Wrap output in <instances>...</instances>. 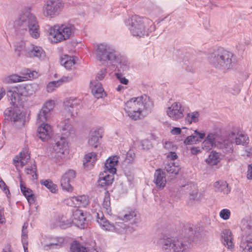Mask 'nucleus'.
I'll use <instances>...</instances> for the list:
<instances>
[{
    "label": "nucleus",
    "instance_id": "f257e3e1",
    "mask_svg": "<svg viewBox=\"0 0 252 252\" xmlns=\"http://www.w3.org/2000/svg\"><path fill=\"white\" fill-rule=\"evenodd\" d=\"M15 34L22 36L29 32L33 38L40 36L39 26L36 17L31 12L30 7L22 9L14 22Z\"/></svg>",
    "mask_w": 252,
    "mask_h": 252
},
{
    "label": "nucleus",
    "instance_id": "f03ea898",
    "mask_svg": "<svg viewBox=\"0 0 252 252\" xmlns=\"http://www.w3.org/2000/svg\"><path fill=\"white\" fill-rule=\"evenodd\" d=\"M124 23L130 34L135 37H143L145 35L148 36L150 33L156 29L152 20L137 15L126 19Z\"/></svg>",
    "mask_w": 252,
    "mask_h": 252
},
{
    "label": "nucleus",
    "instance_id": "7ed1b4c3",
    "mask_svg": "<svg viewBox=\"0 0 252 252\" xmlns=\"http://www.w3.org/2000/svg\"><path fill=\"white\" fill-rule=\"evenodd\" d=\"M153 103L146 95L131 98L125 104V110L127 115L134 120L141 118L142 112L148 113L151 111Z\"/></svg>",
    "mask_w": 252,
    "mask_h": 252
},
{
    "label": "nucleus",
    "instance_id": "20e7f679",
    "mask_svg": "<svg viewBox=\"0 0 252 252\" xmlns=\"http://www.w3.org/2000/svg\"><path fill=\"white\" fill-rule=\"evenodd\" d=\"M54 106V100L47 101L43 104L37 115V122L40 123L41 125L37 128L36 136L43 141L48 140L52 135L51 126L45 122L50 117L51 111Z\"/></svg>",
    "mask_w": 252,
    "mask_h": 252
},
{
    "label": "nucleus",
    "instance_id": "39448f33",
    "mask_svg": "<svg viewBox=\"0 0 252 252\" xmlns=\"http://www.w3.org/2000/svg\"><path fill=\"white\" fill-rule=\"evenodd\" d=\"M208 61L213 67L221 70L231 69L235 62L233 53L221 48L210 53Z\"/></svg>",
    "mask_w": 252,
    "mask_h": 252
},
{
    "label": "nucleus",
    "instance_id": "423d86ee",
    "mask_svg": "<svg viewBox=\"0 0 252 252\" xmlns=\"http://www.w3.org/2000/svg\"><path fill=\"white\" fill-rule=\"evenodd\" d=\"M62 136L57 135L55 138V144L53 145V151L57 154L52 155V158L61 157L64 154L67 146L66 138L74 133L72 126L69 124L68 120H65L59 125Z\"/></svg>",
    "mask_w": 252,
    "mask_h": 252
},
{
    "label": "nucleus",
    "instance_id": "0eeeda50",
    "mask_svg": "<svg viewBox=\"0 0 252 252\" xmlns=\"http://www.w3.org/2000/svg\"><path fill=\"white\" fill-rule=\"evenodd\" d=\"M192 237H164L160 243L165 252H188L191 247Z\"/></svg>",
    "mask_w": 252,
    "mask_h": 252
},
{
    "label": "nucleus",
    "instance_id": "6e6552de",
    "mask_svg": "<svg viewBox=\"0 0 252 252\" xmlns=\"http://www.w3.org/2000/svg\"><path fill=\"white\" fill-rule=\"evenodd\" d=\"M76 30L75 26L71 23L55 25L49 30L51 41L57 43L66 40L74 35Z\"/></svg>",
    "mask_w": 252,
    "mask_h": 252
},
{
    "label": "nucleus",
    "instance_id": "1a4fd4ad",
    "mask_svg": "<svg viewBox=\"0 0 252 252\" xmlns=\"http://www.w3.org/2000/svg\"><path fill=\"white\" fill-rule=\"evenodd\" d=\"M97 222L103 230L116 232L121 235H129L135 230L133 227L127 225L123 222H116L115 224L110 223V222L104 217L102 212L97 213Z\"/></svg>",
    "mask_w": 252,
    "mask_h": 252
},
{
    "label": "nucleus",
    "instance_id": "9d476101",
    "mask_svg": "<svg viewBox=\"0 0 252 252\" xmlns=\"http://www.w3.org/2000/svg\"><path fill=\"white\" fill-rule=\"evenodd\" d=\"M117 53V51L106 43H99L95 46L96 58L102 64L110 65L112 61L116 60Z\"/></svg>",
    "mask_w": 252,
    "mask_h": 252
},
{
    "label": "nucleus",
    "instance_id": "9b49d317",
    "mask_svg": "<svg viewBox=\"0 0 252 252\" xmlns=\"http://www.w3.org/2000/svg\"><path fill=\"white\" fill-rule=\"evenodd\" d=\"M33 85L22 84L13 88L7 92V96L11 100V103H15L21 100V96L32 95L34 93Z\"/></svg>",
    "mask_w": 252,
    "mask_h": 252
},
{
    "label": "nucleus",
    "instance_id": "f8f14e48",
    "mask_svg": "<svg viewBox=\"0 0 252 252\" xmlns=\"http://www.w3.org/2000/svg\"><path fill=\"white\" fill-rule=\"evenodd\" d=\"M63 7L61 0H48L43 6V13L46 16L53 18L60 14Z\"/></svg>",
    "mask_w": 252,
    "mask_h": 252
},
{
    "label": "nucleus",
    "instance_id": "ddd939ff",
    "mask_svg": "<svg viewBox=\"0 0 252 252\" xmlns=\"http://www.w3.org/2000/svg\"><path fill=\"white\" fill-rule=\"evenodd\" d=\"M117 218L124 222H129L131 224H136L140 221V215L138 211L130 208L120 212Z\"/></svg>",
    "mask_w": 252,
    "mask_h": 252
},
{
    "label": "nucleus",
    "instance_id": "4468645a",
    "mask_svg": "<svg viewBox=\"0 0 252 252\" xmlns=\"http://www.w3.org/2000/svg\"><path fill=\"white\" fill-rule=\"evenodd\" d=\"M25 56L33 59L42 61L46 57V53L39 46L31 44L25 50Z\"/></svg>",
    "mask_w": 252,
    "mask_h": 252
},
{
    "label": "nucleus",
    "instance_id": "2eb2a0df",
    "mask_svg": "<svg viewBox=\"0 0 252 252\" xmlns=\"http://www.w3.org/2000/svg\"><path fill=\"white\" fill-rule=\"evenodd\" d=\"M87 212L76 209L73 211L71 221L75 226L81 228H85L87 224Z\"/></svg>",
    "mask_w": 252,
    "mask_h": 252
},
{
    "label": "nucleus",
    "instance_id": "dca6fc26",
    "mask_svg": "<svg viewBox=\"0 0 252 252\" xmlns=\"http://www.w3.org/2000/svg\"><path fill=\"white\" fill-rule=\"evenodd\" d=\"M184 108L180 102H175L167 111V115L173 120H178L184 117Z\"/></svg>",
    "mask_w": 252,
    "mask_h": 252
},
{
    "label": "nucleus",
    "instance_id": "f3484780",
    "mask_svg": "<svg viewBox=\"0 0 252 252\" xmlns=\"http://www.w3.org/2000/svg\"><path fill=\"white\" fill-rule=\"evenodd\" d=\"M76 172L73 170H68L62 177L61 179V186L63 190L68 192L73 190V187L70 182L75 178Z\"/></svg>",
    "mask_w": 252,
    "mask_h": 252
},
{
    "label": "nucleus",
    "instance_id": "a211bd4d",
    "mask_svg": "<svg viewBox=\"0 0 252 252\" xmlns=\"http://www.w3.org/2000/svg\"><path fill=\"white\" fill-rule=\"evenodd\" d=\"M17 102L15 103H12L13 104L12 106L7 108L3 112L4 116L7 117V119L14 122L18 121L23 117L22 112L19 108L17 106L18 104H16V106L15 105ZM18 102L19 103V101ZM10 103H11V102Z\"/></svg>",
    "mask_w": 252,
    "mask_h": 252
},
{
    "label": "nucleus",
    "instance_id": "6ab92c4d",
    "mask_svg": "<svg viewBox=\"0 0 252 252\" xmlns=\"http://www.w3.org/2000/svg\"><path fill=\"white\" fill-rule=\"evenodd\" d=\"M153 182L158 189H163L166 184L165 172L161 168L156 170Z\"/></svg>",
    "mask_w": 252,
    "mask_h": 252
},
{
    "label": "nucleus",
    "instance_id": "aec40b11",
    "mask_svg": "<svg viewBox=\"0 0 252 252\" xmlns=\"http://www.w3.org/2000/svg\"><path fill=\"white\" fill-rule=\"evenodd\" d=\"M103 129L98 128L92 129L89 133L88 143L90 146L96 148L99 143V140L102 137Z\"/></svg>",
    "mask_w": 252,
    "mask_h": 252
},
{
    "label": "nucleus",
    "instance_id": "412c9836",
    "mask_svg": "<svg viewBox=\"0 0 252 252\" xmlns=\"http://www.w3.org/2000/svg\"><path fill=\"white\" fill-rule=\"evenodd\" d=\"M117 58L115 61H112L111 63L112 66H117L119 71H126L128 70L129 66V63L127 59L122 56L118 52L116 54Z\"/></svg>",
    "mask_w": 252,
    "mask_h": 252
},
{
    "label": "nucleus",
    "instance_id": "4be33fe9",
    "mask_svg": "<svg viewBox=\"0 0 252 252\" xmlns=\"http://www.w3.org/2000/svg\"><path fill=\"white\" fill-rule=\"evenodd\" d=\"M90 88L94 95L97 98H101L105 94L104 90L102 86V84L97 80L91 81Z\"/></svg>",
    "mask_w": 252,
    "mask_h": 252
},
{
    "label": "nucleus",
    "instance_id": "5701e85b",
    "mask_svg": "<svg viewBox=\"0 0 252 252\" xmlns=\"http://www.w3.org/2000/svg\"><path fill=\"white\" fill-rule=\"evenodd\" d=\"M187 236H199L203 234V228L199 225L188 224L185 226Z\"/></svg>",
    "mask_w": 252,
    "mask_h": 252
},
{
    "label": "nucleus",
    "instance_id": "b1692460",
    "mask_svg": "<svg viewBox=\"0 0 252 252\" xmlns=\"http://www.w3.org/2000/svg\"><path fill=\"white\" fill-rule=\"evenodd\" d=\"M71 206L75 208L85 207L89 203L88 197L85 195L73 196L68 201Z\"/></svg>",
    "mask_w": 252,
    "mask_h": 252
},
{
    "label": "nucleus",
    "instance_id": "393cba45",
    "mask_svg": "<svg viewBox=\"0 0 252 252\" xmlns=\"http://www.w3.org/2000/svg\"><path fill=\"white\" fill-rule=\"evenodd\" d=\"M205 136V134L204 132H200L195 130L192 135L188 136L185 139L184 143L187 145L196 144L203 139Z\"/></svg>",
    "mask_w": 252,
    "mask_h": 252
},
{
    "label": "nucleus",
    "instance_id": "a878e982",
    "mask_svg": "<svg viewBox=\"0 0 252 252\" xmlns=\"http://www.w3.org/2000/svg\"><path fill=\"white\" fill-rule=\"evenodd\" d=\"M76 99L74 100L69 99L66 101L65 103V110L68 113L71 117H75L77 114V110L79 105H78L75 101Z\"/></svg>",
    "mask_w": 252,
    "mask_h": 252
},
{
    "label": "nucleus",
    "instance_id": "bb28decb",
    "mask_svg": "<svg viewBox=\"0 0 252 252\" xmlns=\"http://www.w3.org/2000/svg\"><path fill=\"white\" fill-rule=\"evenodd\" d=\"M20 189L23 194L26 197L28 203L31 205L35 202V197L32 190L25 186L22 181L20 182Z\"/></svg>",
    "mask_w": 252,
    "mask_h": 252
},
{
    "label": "nucleus",
    "instance_id": "cd10ccee",
    "mask_svg": "<svg viewBox=\"0 0 252 252\" xmlns=\"http://www.w3.org/2000/svg\"><path fill=\"white\" fill-rule=\"evenodd\" d=\"M215 189L217 192H222L227 194L230 192V188L225 181H220L216 182L214 184Z\"/></svg>",
    "mask_w": 252,
    "mask_h": 252
},
{
    "label": "nucleus",
    "instance_id": "c85d7f7f",
    "mask_svg": "<svg viewBox=\"0 0 252 252\" xmlns=\"http://www.w3.org/2000/svg\"><path fill=\"white\" fill-rule=\"evenodd\" d=\"M241 229L244 233L242 236H252V221L246 219L243 220Z\"/></svg>",
    "mask_w": 252,
    "mask_h": 252
},
{
    "label": "nucleus",
    "instance_id": "c756f323",
    "mask_svg": "<svg viewBox=\"0 0 252 252\" xmlns=\"http://www.w3.org/2000/svg\"><path fill=\"white\" fill-rule=\"evenodd\" d=\"M216 138L215 134L212 133H209L202 143V148L205 150L211 149L215 144Z\"/></svg>",
    "mask_w": 252,
    "mask_h": 252
},
{
    "label": "nucleus",
    "instance_id": "7c9ffc66",
    "mask_svg": "<svg viewBox=\"0 0 252 252\" xmlns=\"http://www.w3.org/2000/svg\"><path fill=\"white\" fill-rule=\"evenodd\" d=\"M70 252H89L90 249L82 245L79 241L75 240L70 244Z\"/></svg>",
    "mask_w": 252,
    "mask_h": 252
},
{
    "label": "nucleus",
    "instance_id": "2f4dec72",
    "mask_svg": "<svg viewBox=\"0 0 252 252\" xmlns=\"http://www.w3.org/2000/svg\"><path fill=\"white\" fill-rule=\"evenodd\" d=\"M239 251L240 252H252V237L241 240Z\"/></svg>",
    "mask_w": 252,
    "mask_h": 252
},
{
    "label": "nucleus",
    "instance_id": "473e14b6",
    "mask_svg": "<svg viewBox=\"0 0 252 252\" xmlns=\"http://www.w3.org/2000/svg\"><path fill=\"white\" fill-rule=\"evenodd\" d=\"M57 225L62 229H65L70 227L72 224L71 220H68L65 216H59L56 220Z\"/></svg>",
    "mask_w": 252,
    "mask_h": 252
},
{
    "label": "nucleus",
    "instance_id": "72a5a7b5",
    "mask_svg": "<svg viewBox=\"0 0 252 252\" xmlns=\"http://www.w3.org/2000/svg\"><path fill=\"white\" fill-rule=\"evenodd\" d=\"M220 148L222 151L226 154H231L233 152V143L230 140L226 139L220 144Z\"/></svg>",
    "mask_w": 252,
    "mask_h": 252
},
{
    "label": "nucleus",
    "instance_id": "f704fd0d",
    "mask_svg": "<svg viewBox=\"0 0 252 252\" xmlns=\"http://www.w3.org/2000/svg\"><path fill=\"white\" fill-rule=\"evenodd\" d=\"M97 155L94 152H91L85 155L83 160L85 168H89V163L91 162L90 167L94 166V163L96 160Z\"/></svg>",
    "mask_w": 252,
    "mask_h": 252
},
{
    "label": "nucleus",
    "instance_id": "c9c22d12",
    "mask_svg": "<svg viewBox=\"0 0 252 252\" xmlns=\"http://www.w3.org/2000/svg\"><path fill=\"white\" fill-rule=\"evenodd\" d=\"M60 63L66 69L69 70L75 64V61L73 57L64 55L62 57Z\"/></svg>",
    "mask_w": 252,
    "mask_h": 252
},
{
    "label": "nucleus",
    "instance_id": "e433bc0d",
    "mask_svg": "<svg viewBox=\"0 0 252 252\" xmlns=\"http://www.w3.org/2000/svg\"><path fill=\"white\" fill-rule=\"evenodd\" d=\"M180 168L178 166L175 165L174 162H170L167 164L164 167V170L170 177H174L179 173Z\"/></svg>",
    "mask_w": 252,
    "mask_h": 252
},
{
    "label": "nucleus",
    "instance_id": "4c0bfd02",
    "mask_svg": "<svg viewBox=\"0 0 252 252\" xmlns=\"http://www.w3.org/2000/svg\"><path fill=\"white\" fill-rule=\"evenodd\" d=\"M68 77H65L57 81H51L48 83L46 87V90L48 93L52 92L56 88L60 86L63 82L67 81Z\"/></svg>",
    "mask_w": 252,
    "mask_h": 252
},
{
    "label": "nucleus",
    "instance_id": "58836bf2",
    "mask_svg": "<svg viewBox=\"0 0 252 252\" xmlns=\"http://www.w3.org/2000/svg\"><path fill=\"white\" fill-rule=\"evenodd\" d=\"M114 178L113 175L106 174L103 177H100L98 181L99 186L104 187L106 186L111 185L113 182Z\"/></svg>",
    "mask_w": 252,
    "mask_h": 252
},
{
    "label": "nucleus",
    "instance_id": "ea45409f",
    "mask_svg": "<svg viewBox=\"0 0 252 252\" xmlns=\"http://www.w3.org/2000/svg\"><path fill=\"white\" fill-rule=\"evenodd\" d=\"M220 161V155L216 152H212L206 159V162L211 166L217 165Z\"/></svg>",
    "mask_w": 252,
    "mask_h": 252
},
{
    "label": "nucleus",
    "instance_id": "a19ab883",
    "mask_svg": "<svg viewBox=\"0 0 252 252\" xmlns=\"http://www.w3.org/2000/svg\"><path fill=\"white\" fill-rule=\"evenodd\" d=\"M184 189L191 190L189 193V198L190 200H194L198 193L197 186L195 184L190 183L183 186Z\"/></svg>",
    "mask_w": 252,
    "mask_h": 252
},
{
    "label": "nucleus",
    "instance_id": "79ce46f5",
    "mask_svg": "<svg viewBox=\"0 0 252 252\" xmlns=\"http://www.w3.org/2000/svg\"><path fill=\"white\" fill-rule=\"evenodd\" d=\"M27 79V77L21 76L15 74L7 76L5 78V82L7 83H15L24 81L26 80Z\"/></svg>",
    "mask_w": 252,
    "mask_h": 252
},
{
    "label": "nucleus",
    "instance_id": "37998d69",
    "mask_svg": "<svg viewBox=\"0 0 252 252\" xmlns=\"http://www.w3.org/2000/svg\"><path fill=\"white\" fill-rule=\"evenodd\" d=\"M110 205L111 203L110 193L108 190H106L105 192V196L103 198L102 206L103 208L106 210V211L108 214H109L111 212Z\"/></svg>",
    "mask_w": 252,
    "mask_h": 252
},
{
    "label": "nucleus",
    "instance_id": "c03bdc74",
    "mask_svg": "<svg viewBox=\"0 0 252 252\" xmlns=\"http://www.w3.org/2000/svg\"><path fill=\"white\" fill-rule=\"evenodd\" d=\"M40 184L45 186L52 193H55L57 190V186L50 180H41Z\"/></svg>",
    "mask_w": 252,
    "mask_h": 252
},
{
    "label": "nucleus",
    "instance_id": "a18cd8bd",
    "mask_svg": "<svg viewBox=\"0 0 252 252\" xmlns=\"http://www.w3.org/2000/svg\"><path fill=\"white\" fill-rule=\"evenodd\" d=\"M199 114L198 112L195 111L188 113L186 117V120L189 124L196 123L198 121Z\"/></svg>",
    "mask_w": 252,
    "mask_h": 252
},
{
    "label": "nucleus",
    "instance_id": "49530a36",
    "mask_svg": "<svg viewBox=\"0 0 252 252\" xmlns=\"http://www.w3.org/2000/svg\"><path fill=\"white\" fill-rule=\"evenodd\" d=\"M233 237H221V242L228 249L232 250L234 248V244L232 241Z\"/></svg>",
    "mask_w": 252,
    "mask_h": 252
},
{
    "label": "nucleus",
    "instance_id": "de8ad7c7",
    "mask_svg": "<svg viewBox=\"0 0 252 252\" xmlns=\"http://www.w3.org/2000/svg\"><path fill=\"white\" fill-rule=\"evenodd\" d=\"M19 156L20 158V160L22 166L25 165L28 162V160L30 158V155L28 154V151L27 149L21 151Z\"/></svg>",
    "mask_w": 252,
    "mask_h": 252
},
{
    "label": "nucleus",
    "instance_id": "09e8293b",
    "mask_svg": "<svg viewBox=\"0 0 252 252\" xmlns=\"http://www.w3.org/2000/svg\"><path fill=\"white\" fill-rule=\"evenodd\" d=\"M37 168L35 164V161H33V163L31 164V166H28L25 169V172L27 174L31 175L33 177L35 176V178H37V174L36 173Z\"/></svg>",
    "mask_w": 252,
    "mask_h": 252
},
{
    "label": "nucleus",
    "instance_id": "8fccbe9b",
    "mask_svg": "<svg viewBox=\"0 0 252 252\" xmlns=\"http://www.w3.org/2000/svg\"><path fill=\"white\" fill-rule=\"evenodd\" d=\"M249 138L247 137L244 134H238L235 137V143L236 145H244L248 143Z\"/></svg>",
    "mask_w": 252,
    "mask_h": 252
},
{
    "label": "nucleus",
    "instance_id": "3c124183",
    "mask_svg": "<svg viewBox=\"0 0 252 252\" xmlns=\"http://www.w3.org/2000/svg\"><path fill=\"white\" fill-rule=\"evenodd\" d=\"M157 234H161L162 236H167L172 234L171 231L168 226H160L157 228Z\"/></svg>",
    "mask_w": 252,
    "mask_h": 252
},
{
    "label": "nucleus",
    "instance_id": "603ef678",
    "mask_svg": "<svg viewBox=\"0 0 252 252\" xmlns=\"http://www.w3.org/2000/svg\"><path fill=\"white\" fill-rule=\"evenodd\" d=\"M64 237H56V242H51L47 246H56V248L61 247L63 246L64 242Z\"/></svg>",
    "mask_w": 252,
    "mask_h": 252
},
{
    "label": "nucleus",
    "instance_id": "864d4df0",
    "mask_svg": "<svg viewBox=\"0 0 252 252\" xmlns=\"http://www.w3.org/2000/svg\"><path fill=\"white\" fill-rule=\"evenodd\" d=\"M115 167L116 166L114 165V164H109V163L106 162L105 164V172L107 173V172H108L109 173H111L113 175L116 173L117 171Z\"/></svg>",
    "mask_w": 252,
    "mask_h": 252
},
{
    "label": "nucleus",
    "instance_id": "5fc2aeb1",
    "mask_svg": "<svg viewBox=\"0 0 252 252\" xmlns=\"http://www.w3.org/2000/svg\"><path fill=\"white\" fill-rule=\"evenodd\" d=\"M231 213L227 209H223L220 212V216L223 220H227L230 217Z\"/></svg>",
    "mask_w": 252,
    "mask_h": 252
},
{
    "label": "nucleus",
    "instance_id": "6e6d98bb",
    "mask_svg": "<svg viewBox=\"0 0 252 252\" xmlns=\"http://www.w3.org/2000/svg\"><path fill=\"white\" fill-rule=\"evenodd\" d=\"M0 188L5 193L7 198H9L10 197V193L9 188L2 179H0Z\"/></svg>",
    "mask_w": 252,
    "mask_h": 252
},
{
    "label": "nucleus",
    "instance_id": "4d7b16f0",
    "mask_svg": "<svg viewBox=\"0 0 252 252\" xmlns=\"http://www.w3.org/2000/svg\"><path fill=\"white\" fill-rule=\"evenodd\" d=\"M240 88L238 85H235L232 88L228 89L227 92L232 94L233 95H237L240 92Z\"/></svg>",
    "mask_w": 252,
    "mask_h": 252
},
{
    "label": "nucleus",
    "instance_id": "13d9d810",
    "mask_svg": "<svg viewBox=\"0 0 252 252\" xmlns=\"http://www.w3.org/2000/svg\"><path fill=\"white\" fill-rule=\"evenodd\" d=\"M116 76L117 78L119 80L121 83L127 85L128 83V80L125 77H123V75L120 73H116Z\"/></svg>",
    "mask_w": 252,
    "mask_h": 252
},
{
    "label": "nucleus",
    "instance_id": "bf43d9fd",
    "mask_svg": "<svg viewBox=\"0 0 252 252\" xmlns=\"http://www.w3.org/2000/svg\"><path fill=\"white\" fill-rule=\"evenodd\" d=\"M106 75V69L102 68L98 73L96 75V79L98 81L103 80Z\"/></svg>",
    "mask_w": 252,
    "mask_h": 252
},
{
    "label": "nucleus",
    "instance_id": "052dcab7",
    "mask_svg": "<svg viewBox=\"0 0 252 252\" xmlns=\"http://www.w3.org/2000/svg\"><path fill=\"white\" fill-rule=\"evenodd\" d=\"M119 157L115 156H112L109 158L108 159H107V162L109 163V164H114L115 166H117L118 162Z\"/></svg>",
    "mask_w": 252,
    "mask_h": 252
},
{
    "label": "nucleus",
    "instance_id": "680f3d73",
    "mask_svg": "<svg viewBox=\"0 0 252 252\" xmlns=\"http://www.w3.org/2000/svg\"><path fill=\"white\" fill-rule=\"evenodd\" d=\"M28 237H22L21 242L23 247L24 252H28Z\"/></svg>",
    "mask_w": 252,
    "mask_h": 252
},
{
    "label": "nucleus",
    "instance_id": "e2e57ef3",
    "mask_svg": "<svg viewBox=\"0 0 252 252\" xmlns=\"http://www.w3.org/2000/svg\"><path fill=\"white\" fill-rule=\"evenodd\" d=\"M142 145L144 149H149L152 147L151 142L148 139L143 140Z\"/></svg>",
    "mask_w": 252,
    "mask_h": 252
},
{
    "label": "nucleus",
    "instance_id": "0e129e2a",
    "mask_svg": "<svg viewBox=\"0 0 252 252\" xmlns=\"http://www.w3.org/2000/svg\"><path fill=\"white\" fill-rule=\"evenodd\" d=\"M232 233L229 229H225L221 232V236H232Z\"/></svg>",
    "mask_w": 252,
    "mask_h": 252
},
{
    "label": "nucleus",
    "instance_id": "69168bd1",
    "mask_svg": "<svg viewBox=\"0 0 252 252\" xmlns=\"http://www.w3.org/2000/svg\"><path fill=\"white\" fill-rule=\"evenodd\" d=\"M247 177L249 180H252V163L248 166Z\"/></svg>",
    "mask_w": 252,
    "mask_h": 252
},
{
    "label": "nucleus",
    "instance_id": "338daca9",
    "mask_svg": "<svg viewBox=\"0 0 252 252\" xmlns=\"http://www.w3.org/2000/svg\"><path fill=\"white\" fill-rule=\"evenodd\" d=\"M167 158L174 160L177 158L178 156L175 152H170L167 155Z\"/></svg>",
    "mask_w": 252,
    "mask_h": 252
},
{
    "label": "nucleus",
    "instance_id": "774afa93",
    "mask_svg": "<svg viewBox=\"0 0 252 252\" xmlns=\"http://www.w3.org/2000/svg\"><path fill=\"white\" fill-rule=\"evenodd\" d=\"M181 132V129L180 127H174L171 130V133L173 135H177L180 134Z\"/></svg>",
    "mask_w": 252,
    "mask_h": 252
}]
</instances>
